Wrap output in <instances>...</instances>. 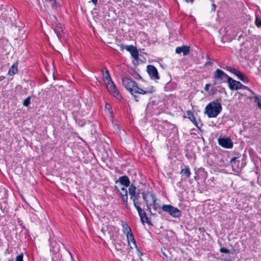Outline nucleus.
<instances>
[{
    "label": "nucleus",
    "mask_w": 261,
    "mask_h": 261,
    "mask_svg": "<svg viewBox=\"0 0 261 261\" xmlns=\"http://www.w3.org/2000/svg\"><path fill=\"white\" fill-rule=\"evenodd\" d=\"M122 82L124 87L130 92L136 101H139V97L135 93L147 94L155 91L154 88L152 86L144 88L139 87L136 82L127 77H123Z\"/></svg>",
    "instance_id": "1"
},
{
    "label": "nucleus",
    "mask_w": 261,
    "mask_h": 261,
    "mask_svg": "<svg viewBox=\"0 0 261 261\" xmlns=\"http://www.w3.org/2000/svg\"><path fill=\"white\" fill-rule=\"evenodd\" d=\"M221 104L218 100H214L210 102L205 108L204 113L208 118L216 117L222 111Z\"/></svg>",
    "instance_id": "2"
},
{
    "label": "nucleus",
    "mask_w": 261,
    "mask_h": 261,
    "mask_svg": "<svg viewBox=\"0 0 261 261\" xmlns=\"http://www.w3.org/2000/svg\"><path fill=\"white\" fill-rule=\"evenodd\" d=\"M229 78H230V77L227 75L223 70L217 69L213 74L214 85L221 84L225 82L228 83Z\"/></svg>",
    "instance_id": "3"
},
{
    "label": "nucleus",
    "mask_w": 261,
    "mask_h": 261,
    "mask_svg": "<svg viewBox=\"0 0 261 261\" xmlns=\"http://www.w3.org/2000/svg\"><path fill=\"white\" fill-rule=\"evenodd\" d=\"M162 209L174 218H178L181 215V212L179 209L170 204L163 205Z\"/></svg>",
    "instance_id": "4"
},
{
    "label": "nucleus",
    "mask_w": 261,
    "mask_h": 261,
    "mask_svg": "<svg viewBox=\"0 0 261 261\" xmlns=\"http://www.w3.org/2000/svg\"><path fill=\"white\" fill-rule=\"evenodd\" d=\"M143 199L146 203L147 210L151 212V202H154L155 199L156 198L155 194L151 191H146L142 193Z\"/></svg>",
    "instance_id": "5"
},
{
    "label": "nucleus",
    "mask_w": 261,
    "mask_h": 261,
    "mask_svg": "<svg viewBox=\"0 0 261 261\" xmlns=\"http://www.w3.org/2000/svg\"><path fill=\"white\" fill-rule=\"evenodd\" d=\"M128 192L130 196V199L133 200L134 206L140 204L139 202V193L136 192V187L133 184L129 186Z\"/></svg>",
    "instance_id": "6"
},
{
    "label": "nucleus",
    "mask_w": 261,
    "mask_h": 261,
    "mask_svg": "<svg viewBox=\"0 0 261 261\" xmlns=\"http://www.w3.org/2000/svg\"><path fill=\"white\" fill-rule=\"evenodd\" d=\"M224 68L236 75L237 77L243 83H247L249 82L247 76L236 68L230 66H226Z\"/></svg>",
    "instance_id": "7"
},
{
    "label": "nucleus",
    "mask_w": 261,
    "mask_h": 261,
    "mask_svg": "<svg viewBox=\"0 0 261 261\" xmlns=\"http://www.w3.org/2000/svg\"><path fill=\"white\" fill-rule=\"evenodd\" d=\"M218 144L225 148L231 149L233 147V142L228 137H220L218 139Z\"/></svg>",
    "instance_id": "8"
},
{
    "label": "nucleus",
    "mask_w": 261,
    "mask_h": 261,
    "mask_svg": "<svg viewBox=\"0 0 261 261\" xmlns=\"http://www.w3.org/2000/svg\"><path fill=\"white\" fill-rule=\"evenodd\" d=\"M120 46L122 50L124 49H126L130 53V55L134 59L136 60L138 59L139 53L135 46L132 45L124 46L123 44H121Z\"/></svg>",
    "instance_id": "9"
},
{
    "label": "nucleus",
    "mask_w": 261,
    "mask_h": 261,
    "mask_svg": "<svg viewBox=\"0 0 261 261\" xmlns=\"http://www.w3.org/2000/svg\"><path fill=\"white\" fill-rule=\"evenodd\" d=\"M135 207L137 209L138 212V214L140 217L141 221L142 224H144L145 223H146L148 224H151V222L149 220L148 217L146 216L145 212L141 208L140 204L135 206Z\"/></svg>",
    "instance_id": "10"
},
{
    "label": "nucleus",
    "mask_w": 261,
    "mask_h": 261,
    "mask_svg": "<svg viewBox=\"0 0 261 261\" xmlns=\"http://www.w3.org/2000/svg\"><path fill=\"white\" fill-rule=\"evenodd\" d=\"M147 71L150 78L154 80H157L160 79L159 74L157 69L153 65H148Z\"/></svg>",
    "instance_id": "11"
},
{
    "label": "nucleus",
    "mask_w": 261,
    "mask_h": 261,
    "mask_svg": "<svg viewBox=\"0 0 261 261\" xmlns=\"http://www.w3.org/2000/svg\"><path fill=\"white\" fill-rule=\"evenodd\" d=\"M242 83L239 81L233 80L231 77L229 78L228 86L231 90H237L241 89Z\"/></svg>",
    "instance_id": "12"
},
{
    "label": "nucleus",
    "mask_w": 261,
    "mask_h": 261,
    "mask_svg": "<svg viewBox=\"0 0 261 261\" xmlns=\"http://www.w3.org/2000/svg\"><path fill=\"white\" fill-rule=\"evenodd\" d=\"M107 88L109 92L114 96H116L118 95L119 92L117 90L116 86L114 84L113 81H111L106 83Z\"/></svg>",
    "instance_id": "13"
},
{
    "label": "nucleus",
    "mask_w": 261,
    "mask_h": 261,
    "mask_svg": "<svg viewBox=\"0 0 261 261\" xmlns=\"http://www.w3.org/2000/svg\"><path fill=\"white\" fill-rule=\"evenodd\" d=\"M187 114L188 118L194 123V124L198 128L200 129V127L202 125L200 122H198L194 117L193 113L189 110L187 111Z\"/></svg>",
    "instance_id": "14"
},
{
    "label": "nucleus",
    "mask_w": 261,
    "mask_h": 261,
    "mask_svg": "<svg viewBox=\"0 0 261 261\" xmlns=\"http://www.w3.org/2000/svg\"><path fill=\"white\" fill-rule=\"evenodd\" d=\"M190 51V47L186 45H182L180 47L176 48L175 52L176 54L182 53L184 56H186L189 54Z\"/></svg>",
    "instance_id": "15"
},
{
    "label": "nucleus",
    "mask_w": 261,
    "mask_h": 261,
    "mask_svg": "<svg viewBox=\"0 0 261 261\" xmlns=\"http://www.w3.org/2000/svg\"><path fill=\"white\" fill-rule=\"evenodd\" d=\"M120 196L123 202L125 203L126 206L128 205L127 202V191L126 188L123 187L121 188V192H120Z\"/></svg>",
    "instance_id": "16"
},
{
    "label": "nucleus",
    "mask_w": 261,
    "mask_h": 261,
    "mask_svg": "<svg viewBox=\"0 0 261 261\" xmlns=\"http://www.w3.org/2000/svg\"><path fill=\"white\" fill-rule=\"evenodd\" d=\"M54 32L56 34L59 39H61L64 34L63 30L61 24L59 23L54 29Z\"/></svg>",
    "instance_id": "17"
},
{
    "label": "nucleus",
    "mask_w": 261,
    "mask_h": 261,
    "mask_svg": "<svg viewBox=\"0 0 261 261\" xmlns=\"http://www.w3.org/2000/svg\"><path fill=\"white\" fill-rule=\"evenodd\" d=\"M18 62H16L11 66L8 71V74L13 76L18 72Z\"/></svg>",
    "instance_id": "18"
},
{
    "label": "nucleus",
    "mask_w": 261,
    "mask_h": 261,
    "mask_svg": "<svg viewBox=\"0 0 261 261\" xmlns=\"http://www.w3.org/2000/svg\"><path fill=\"white\" fill-rule=\"evenodd\" d=\"M119 181L121 185L125 186L126 187H128L130 185L129 179L126 175L120 176L119 178Z\"/></svg>",
    "instance_id": "19"
},
{
    "label": "nucleus",
    "mask_w": 261,
    "mask_h": 261,
    "mask_svg": "<svg viewBox=\"0 0 261 261\" xmlns=\"http://www.w3.org/2000/svg\"><path fill=\"white\" fill-rule=\"evenodd\" d=\"M126 237H127V242H128V244L130 246V247L131 248H133V246H131V245H130V243L132 242L133 243L134 246L136 248H137V246L136 245V241L135 240V238L134 237L133 233H129V234H128L126 236Z\"/></svg>",
    "instance_id": "20"
},
{
    "label": "nucleus",
    "mask_w": 261,
    "mask_h": 261,
    "mask_svg": "<svg viewBox=\"0 0 261 261\" xmlns=\"http://www.w3.org/2000/svg\"><path fill=\"white\" fill-rule=\"evenodd\" d=\"M122 226L123 228V231L124 233L126 234V236L129 233H132L130 227L126 223L123 222Z\"/></svg>",
    "instance_id": "21"
},
{
    "label": "nucleus",
    "mask_w": 261,
    "mask_h": 261,
    "mask_svg": "<svg viewBox=\"0 0 261 261\" xmlns=\"http://www.w3.org/2000/svg\"><path fill=\"white\" fill-rule=\"evenodd\" d=\"M237 157H234V158H232L230 161V163L231 166L234 170H235L234 169L235 168H238L239 164H240V161L237 160Z\"/></svg>",
    "instance_id": "22"
},
{
    "label": "nucleus",
    "mask_w": 261,
    "mask_h": 261,
    "mask_svg": "<svg viewBox=\"0 0 261 261\" xmlns=\"http://www.w3.org/2000/svg\"><path fill=\"white\" fill-rule=\"evenodd\" d=\"M180 174H182L186 177H189L191 174V171L188 166L186 167L185 169H182L180 171Z\"/></svg>",
    "instance_id": "23"
},
{
    "label": "nucleus",
    "mask_w": 261,
    "mask_h": 261,
    "mask_svg": "<svg viewBox=\"0 0 261 261\" xmlns=\"http://www.w3.org/2000/svg\"><path fill=\"white\" fill-rule=\"evenodd\" d=\"M104 69L106 71L105 73H103V76L105 83L112 81L108 70L106 68H105Z\"/></svg>",
    "instance_id": "24"
},
{
    "label": "nucleus",
    "mask_w": 261,
    "mask_h": 261,
    "mask_svg": "<svg viewBox=\"0 0 261 261\" xmlns=\"http://www.w3.org/2000/svg\"><path fill=\"white\" fill-rule=\"evenodd\" d=\"M114 245L117 251H121L124 248L125 244L121 241H118L115 243Z\"/></svg>",
    "instance_id": "25"
},
{
    "label": "nucleus",
    "mask_w": 261,
    "mask_h": 261,
    "mask_svg": "<svg viewBox=\"0 0 261 261\" xmlns=\"http://www.w3.org/2000/svg\"><path fill=\"white\" fill-rule=\"evenodd\" d=\"M254 101L257 103V106L261 109V96L260 95H255L254 97Z\"/></svg>",
    "instance_id": "26"
},
{
    "label": "nucleus",
    "mask_w": 261,
    "mask_h": 261,
    "mask_svg": "<svg viewBox=\"0 0 261 261\" xmlns=\"http://www.w3.org/2000/svg\"><path fill=\"white\" fill-rule=\"evenodd\" d=\"M157 198H156L155 199L154 202L152 201L151 203V206H152V207L153 210L155 211H158V210H160L161 208V206L160 204L156 202Z\"/></svg>",
    "instance_id": "27"
},
{
    "label": "nucleus",
    "mask_w": 261,
    "mask_h": 261,
    "mask_svg": "<svg viewBox=\"0 0 261 261\" xmlns=\"http://www.w3.org/2000/svg\"><path fill=\"white\" fill-rule=\"evenodd\" d=\"M30 97H28L24 100L23 104L24 106L28 107L30 104Z\"/></svg>",
    "instance_id": "28"
},
{
    "label": "nucleus",
    "mask_w": 261,
    "mask_h": 261,
    "mask_svg": "<svg viewBox=\"0 0 261 261\" xmlns=\"http://www.w3.org/2000/svg\"><path fill=\"white\" fill-rule=\"evenodd\" d=\"M241 89H243L244 90H248L249 91L250 93H251L252 94H255L254 92L251 90L249 88H248L247 86H244L242 84H241Z\"/></svg>",
    "instance_id": "29"
},
{
    "label": "nucleus",
    "mask_w": 261,
    "mask_h": 261,
    "mask_svg": "<svg viewBox=\"0 0 261 261\" xmlns=\"http://www.w3.org/2000/svg\"><path fill=\"white\" fill-rule=\"evenodd\" d=\"M220 251L221 253H227V254H228L230 253L229 250H228L225 248H224V247L221 248L220 249Z\"/></svg>",
    "instance_id": "30"
},
{
    "label": "nucleus",
    "mask_w": 261,
    "mask_h": 261,
    "mask_svg": "<svg viewBox=\"0 0 261 261\" xmlns=\"http://www.w3.org/2000/svg\"><path fill=\"white\" fill-rule=\"evenodd\" d=\"M23 254L22 253L18 255L16 257V261H23Z\"/></svg>",
    "instance_id": "31"
},
{
    "label": "nucleus",
    "mask_w": 261,
    "mask_h": 261,
    "mask_svg": "<svg viewBox=\"0 0 261 261\" xmlns=\"http://www.w3.org/2000/svg\"><path fill=\"white\" fill-rule=\"evenodd\" d=\"M255 24H256V26L258 27V28L260 27H261V20L257 18L255 20Z\"/></svg>",
    "instance_id": "32"
},
{
    "label": "nucleus",
    "mask_w": 261,
    "mask_h": 261,
    "mask_svg": "<svg viewBox=\"0 0 261 261\" xmlns=\"http://www.w3.org/2000/svg\"><path fill=\"white\" fill-rule=\"evenodd\" d=\"M216 92V89L215 88H213L212 89H211L209 93L210 95H213Z\"/></svg>",
    "instance_id": "33"
},
{
    "label": "nucleus",
    "mask_w": 261,
    "mask_h": 261,
    "mask_svg": "<svg viewBox=\"0 0 261 261\" xmlns=\"http://www.w3.org/2000/svg\"><path fill=\"white\" fill-rule=\"evenodd\" d=\"M210 86H211V84H206V85L205 86V87H204L205 91H208Z\"/></svg>",
    "instance_id": "34"
},
{
    "label": "nucleus",
    "mask_w": 261,
    "mask_h": 261,
    "mask_svg": "<svg viewBox=\"0 0 261 261\" xmlns=\"http://www.w3.org/2000/svg\"><path fill=\"white\" fill-rule=\"evenodd\" d=\"M91 2L95 5L97 3V0H91Z\"/></svg>",
    "instance_id": "35"
},
{
    "label": "nucleus",
    "mask_w": 261,
    "mask_h": 261,
    "mask_svg": "<svg viewBox=\"0 0 261 261\" xmlns=\"http://www.w3.org/2000/svg\"><path fill=\"white\" fill-rule=\"evenodd\" d=\"M206 65H213V63L212 62H211V61H207L206 63Z\"/></svg>",
    "instance_id": "36"
},
{
    "label": "nucleus",
    "mask_w": 261,
    "mask_h": 261,
    "mask_svg": "<svg viewBox=\"0 0 261 261\" xmlns=\"http://www.w3.org/2000/svg\"><path fill=\"white\" fill-rule=\"evenodd\" d=\"M212 6H213V11H215V9H216V6L215 5V4H213L212 5Z\"/></svg>",
    "instance_id": "37"
},
{
    "label": "nucleus",
    "mask_w": 261,
    "mask_h": 261,
    "mask_svg": "<svg viewBox=\"0 0 261 261\" xmlns=\"http://www.w3.org/2000/svg\"><path fill=\"white\" fill-rule=\"evenodd\" d=\"M110 107L111 106H110V105L109 104H108V103L106 104V108L109 109Z\"/></svg>",
    "instance_id": "38"
},
{
    "label": "nucleus",
    "mask_w": 261,
    "mask_h": 261,
    "mask_svg": "<svg viewBox=\"0 0 261 261\" xmlns=\"http://www.w3.org/2000/svg\"><path fill=\"white\" fill-rule=\"evenodd\" d=\"M187 3H193L194 0H185Z\"/></svg>",
    "instance_id": "39"
},
{
    "label": "nucleus",
    "mask_w": 261,
    "mask_h": 261,
    "mask_svg": "<svg viewBox=\"0 0 261 261\" xmlns=\"http://www.w3.org/2000/svg\"><path fill=\"white\" fill-rule=\"evenodd\" d=\"M5 76H2H2H0V81H3V80H4V79H5Z\"/></svg>",
    "instance_id": "40"
},
{
    "label": "nucleus",
    "mask_w": 261,
    "mask_h": 261,
    "mask_svg": "<svg viewBox=\"0 0 261 261\" xmlns=\"http://www.w3.org/2000/svg\"><path fill=\"white\" fill-rule=\"evenodd\" d=\"M141 78V76L139 74H137V77H136V79H140Z\"/></svg>",
    "instance_id": "41"
},
{
    "label": "nucleus",
    "mask_w": 261,
    "mask_h": 261,
    "mask_svg": "<svg viewBox=\"0 0 261 261\" xmlns=\"http://www.w3.org/2000/svg\"><path fill=\"white\" fill-rule=\"evenodd\" d=\"M228 28H229V29H233V28L232 27H227V29Z\"/></svg>",
    "instance_id": "42"
},
{
    "label": "nucleus",
    "mask_w": 261,
    "mask_h": 261,
    "mask_svg": "<svg viewBox=\"0 0 261 261\" xmlns=\"http://www.w3.org/2000/svg\"><path fill=\"white\" fill-rule=\"evenodd\" d=\"M227 32H228V30H227V31H226V35H230V34H227Z\"/></svg>",
    "instance_id": "43"
},
{
    "label": "nucleus",
    "mask_w": 261,
    "mask_h": 261,
    "mask_svg": "<svg viewBox=\"0 0 261 261\" xmlns=\"http://www.w3.org/2000/svg\"><path fill=\"white\" fill-rule=\"evenodd\" d=\"M8 261H13V259H9Z\"/></svg>",
    "instance_id": "44"
},
{
    "label": "nucleus",
    "mask_w": 261,
    "mask_h": 261,
    "mask_svg": "<svg viewBox=\"0 0 261 261\" xmlns=\"http://www.w3.org/2000/svg\"><path fill=\"white\" fill-rule=\"evenodd\" d=\"M70 254L71 256L72 257L71 253H70Z\"/></svg>",
    "instance_id": "45"
}]
</instances>
